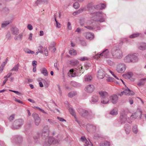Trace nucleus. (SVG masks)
Here are the masks:
<instances>
[{
    "instance_id": "nucleus-55",
    "label": "nucleus",
    "mask_w": 146,
    "mask_h": 146,
    "mask_svg": "<svg viewBox=\"0 0 146 146\" xmlns=\"http://www.w3.org/2000/svg\"><path fill=\"white\" fill-rule=\"evenodd\" d=\"M40 134H37L36 135L33 136V138L35 140L36 139H38L40 136Z\"/></svg>"
},
{
    "instance_id": "nucleus-54",
    "label": "nucleus",
    "mask_w": 146,
    "mask_h": 146,
    "mask_svg": "<svg viewBox=\"0 0 146 146\" xmlns=\"http://www.w3.org/2000/svg\"><path fill=\"white\" fill-rule=\"evenodd\" d=\"M6 38H7V40H9L11 39V35L10 33L9 32H8L7 33V34L6 35Z\"/></svg>"
},
{
    "instance_id": "nucleus-23",
    "label": "nucleus",
    "mask_w": 146,
    "mask_h": 146,
    "mask_svg": "<svg viewBox=\"0 0 146 146\" xmlns=\"http://www.w3.org/2000/svg\"><path fill=\"white\" fill-rule=\"evenodd\" d=\"M138 48L141 50H146V43H141L138 46Z\"/></svg>"
},
{
    "instance_id": "nucleus-25",
    "label": "nucleus",
    "mask_w": 146,
    "mask_h": 146,
    "mask_svg": "<svg viewBox=\"0 0 146 146\" xmlns=\"http://www.w3.org/2000/svg\"><path fill=\"white\" fill-rule=\"evenodd\" d=\"M124 61L126 63L131 62L130 54H128L124 58Z\"/></svg>"
},
{
    "instance_id": "nucleus-10",
    "label": "nucleus",
    "mask_w": 146,
    "mask_h": 146,
    "mask_svg": "<svg viewBox=\"0 0 146 146\" xmlns=\"http://www.w3.org/2000/svg\"><path fill=\"white\" fill-rule=\"evenodd\" d=\"M32 115L35 120V125H36L38 126L40 121V119L38 115L36 113H33V114Z\"/></svg>"
},
{
    "instance_id": "nucleus-63",
    "label": "nucleus",
    "mask_w": 146,
    "mask_h": 146,
    "mask_svg": "<svg viewBox=\"0 0 146 146\" xmlns=\"http://www.w3.org/2000/svg\"><path fill=\"white\" fill-rule=\"evenodd\" d=\"M57 118L60 121H66V120L63 119V118L60 117H57Z\"/></svg>"
},
{
    "instance_id": "nucleus-18",
    "label": "nucleus",
    "mask_w": 146,
    "mask_h": 146,
    "mask_svg": "<svg viewBox=\"0 0 146 146\" xmlns=\"http://www.w3.org/2000/svg\"><path fill=\"white\" fill-rule=\"evenodd\" d=\"M99 100V97L97 95H94L92 96L91 98V101L92 103L94 104L97 102Z\"/></svg>"
},
{
    "instance_id": "nucleus-7",
    "label": "nucleus",
    "mask_w": 146,
    "mask_h": 146,
    "mask_svg": "<svg viewBox=\"0 0 146 146\" xmlns=\"http://www.w3.org/2000/svg\"><path fill=\"white\" fill-rule=\"evenodd\" d=\"M127 119V115L125 113L124 110H121V115L120 116L119 122L121 124L124 123Z\"/></svg>"
},
{
    "instance_id": "nucleus-6",
    "label": "nucleus",
    "mask_w": 146,
    "mask_h": 146,
    "mask_svg": "<svg viewBox=\"0 0 146 146\" xmlns=\"http://www.w3.org/2000/svg\"><path fill=\"white\" fill-rule=\"evenodd\" d=\"M126 68V66L125 64L119 63L117 66L116 70L118 73H122L125 71Z\"/></svg>"
},
{
    "instance_id": "nucleus-5",
    "label": "nucleus",
    "mask_w": 146,
    "mask_h": 146,
    "mask_svg": "<svg viewBox=\"0 0 146 146\" xmlns=\"http://www.w3.org/2000/svg\"><path fill=\"white\" fill-rule=\"evenodd\" d=\"M24 123L22 119H18L15 120L11 127L13 129H17L20 128Z\"/></svg>"
},
{
    "instance_id": "nucleus-49",
    "label": "nucleus",
    "mask_w": 146,
    "mask_h": 146,
    "mask_svg": "<svg viewBox=\"0 0 146 146\" xmlns=\"http://www.w3.org/2000/svg\"><path fill=\"white\" fill-rule=\"evenodd\" d=\"M43 47L42 46H40L38 47V51L39 53L42 54L43 53Z\"/></svg>"
},
{
    "instance_id": "nucleus-13",
    "label": "nucleus",
    "mask_w": 146,
    "mask_h": 146,
    "mask_svg": "<svg viewBox=\"0 0 146 146\" xmlns=\"http://www.w3.org/2000/svg\"><path fill=\"white\" fill-rule=\"evenodd\" d=\"M105 72L102 69H99L97 71V77L99 79H102L105 76Z\"/></svg>"
},
{
    "instance_id": "nucleus-51",
    "label": "nucleus",
    "mask_w": 146,
    "mask_h": 146,
    "mask_svg": "<svg viewBox=\"0 0 146 146\" xmlns=\"http://www.w3.org/2000/svg\"><path fill=\"white\" fill-rule=\"evenodd\" d=\"M85 19L84 18L81 19L80 20V23L81 26L85 25Z\"/></svg>"
},
{
    "instance_id": "nucleus-24",
    "label": "nucleus",
    "mask_w": 146,
    "mask_h": 146,
    "mask_svg": "<svg viewBox=\"0 0 146 146\" xmlns=\"http://www.w3.org/2000/svg\"><path fill=\"white\" fill-rule=\"evenodd\" d=\"M124 91L125 94L126 95H133L134 94L133 91H131L129 89H128L127 90H125Z\"/></svg>"
},
{
    "instance_id": "nucleus-53",
    "label": "nucleus",
    "mask_w": 146,
    "mask_h": 146,
    "mask_svg": "<svg viewBox=\"0 0 146 146\" xmlns=\"http://www.w3.org/2000/svg\"><path fill=\"white\" fill-rule=\"evenodd\" d=\"M15 114H13L11 115L9 117V119L10 121L13 120L15 118Z\"/></svg>"
},
{
    "instance_id": "nucleus-11",
    "label": "nucleus",
    "mask_w": 146,
    "mask_h": 146,
    "mask_svg": "<svg viewBox=\"0 0 146 146\" xmlns=\"http://www.w3.org/2000/svg\"><path fill=\"white\" fill-rule=\"evenodd\" d=\"M49 133V129L48 126H46L44 128L42 133V136L44 138L48 137Z\"/></svg>"
},
{
    "instance_id": "nucleus-21",
    "label": "nucleus",
    "mask_w": 146,
    "mask_h": 146,
    "mask_svg": "<svg viewBox=\"0 0 146 146\" xmlns=\"http://www.w3.org/2000/svg\"><path fill=\"white\" fill-rule=\"evenodd\" d=\"M131 62H135L138 60V58L137 56L135 54H130Z\"/></svg>"
},
{
    "instance_id": "nucleus-42",
    "label": "nucleus",
    "mask_w": 146,
    "mask_h": 146,
    "mask_svg": "<svg viewBox=\"0 0 146 146\" xmlns=\"http://www.w3.org/2000/svg\"><path fill=\"white\" fill-rule=\"evenodd\" d=\"M140 34H141L138 33L133 34L130 35L129 36V37L131 38H133L137 37L139 36Z\"/></svg>"
},
{
    "instance_id": "nucleus-45",
    "label": "nucleus",
    "mask_w": 146,
    "mask_h": 146,
    "mask_svg": "<svg viewBox=\"0 0 146 146\" xmlns=\"http://www.w3.org/2000/svg\"><path fill=\"white\" fill-rule=\"evenodd\" d=\"M138 116L137 113H133L132 115L131 116L130 118L131 119L134 120H135Z\"/></svg>"
},
{
    "instance_id": "nucleus-62",
    "label": "nucleus",
    "mask_w": 146,
    "mask_h": 146,
    "mask_svg": "<svg viewBox=\"0 0 146 146\" xmlns=\"http://www.w3.org/2000/svg\"><path fill=\"white\" fill-rule=\"evenodd\" d=\"M68 28L69 30H70L71 29V24L69 22H68L67 24Z\"/></svg>"
},
{
    "instance_id": "nucleus-60",
    "label": "nucleus",
    "mask_w": 146,
    "mask_h": 146,
    "mask_svg": "<svg viewBox=\"0 0 146 146\" xmlns=\"http://www.w3.org/2000/svg\"><path fill=\"white\" fill-rule=\"evenodd\" d=\"M10 91L15 93L16 94H17L18 95H20L21 94L19 92L17 91H16L13 90H10Z\"/></svg>"
},
{
    "instance_id": "nucleus-34",
    "label": "nucleus",
    "mask_w": 146,
    "mask_h": 146,
    "mask_svg": "<svg viewBox=\"0 0 146 146\" xmlns=\"http://www.w3.org/2000/svg\"><path fill=\"white\" fill-rule=\"evenodd\" d=\"M146 80V78L141 79L137 83V85L139 86H141L143 85L145 83V81Z\"/></svg>"
},
{
    "instance_id": "nucleus-31",
    "label": "nucleus",
    "mask_w": 146,
    "mask_h": 146,
    "mask_svg": "<svg viewBox=\"0 0 146 146\" xmlns=\"http://www.w3.org/2000/svg\"><path fill=\"white\" fill-rule=\"evenodd\" d=\"M23 37V34L21 33L18 36L15 35L14 37V39L15 40H21Z\"/></svg>"
},
{
    "instance_id": "nucleus-1",
    "label": "nucleus",
    "mask_w": 146,
    "mask_h": 146,
    "mask_svg": "<svg viewBox=\"0 0 146 146\" xmlns=\"http://www.w3.org/2000/svg\"><path fill=\"white\" fill-rule=\"evenodd\" d=\"M111 53L114 58L120 59L122 57V52L121 49L118 48L114 47L112 49Z\"/></svg>"
},
{
    "instance_id": "nucleus-61",
    "label": "nucleus",
    "mask_w": 146,
    "mask_h": 146,
    "mask_svg": "<svg viewBox=\"0 0 146 146\" xmlns=\"http://www.w3.org/2000/svg\"><path fill=\"white\" fill-rule=\"evenodd\" d=\"M109 72L117 80H119V78L114 74L113 73V72H112L110 70H109Z\"/></svg>"
},
{
    "instance_id": "nucleus-52",
    "label": "nucleus",
    "mask_w": 146,
    "mask_h": 146,
    "mask_svg": "<svg viewBox=\"0 0 146 146\" xmlns=\"http://www.w3.org/2000/svg\"><path fill=\"white\" fill-rule=\"evenodd\" d=\"M48 121L52 125H56V122H55L52 119H48Z\"/></svg>"
},
{
    "instance_id": "nucleus-64",
    "label": "nucleus",
    "mask_w": 146,
    "mask_h": 146,
    "mask_svg": "<svg viewBox=\"0 0 146 146\" xmlns=\"http://www.w3.org/2000/svg\"><path fill=\"white\" fill-rule=\"evenodd\" d=\"M37 64V62L35 60H34L32 62V65L33 66H36Z\"/></svg>"
},
{
    "instance_id": "nucleus-58",
    "label": "nucleus",
    "mask_w": 146,
    "mask_h": 146,
    "mask_svg": "<svg viewBox=\"0 0 146 146\" xmlns=\"http://www.w3.org/2000/svg\"><path fill=\"white\" fill-rule=\"evenodd\" d=\"M27 27L28 29L30 30H31L33 29L32 26L30 24H29L28 25Z\"/></svg>"
},
{
    "instance_id": "nucleus-4",
    "label": "nucleus",
    "mask_w": 146,
    "mask_h": 146,
    "mask_svg": "<svg viewBox=\"0 0 146 146\" xmlns=\"http://www.w3.org/2000/svg\"><path fill=\"white\" fill-rule=\"evenodd\" d=\"M75 69V70L72 69L69 70L68 73V76L69 77H72L75 76L76 75V72L82 74L84 72L82 67L81 66H79Z\"/></svg>"
},
{
    "instance_id": "nucleus-22",
    "label": "nucleus",
    "mask_w": 146,
    "mask_h": 146,
    "mask_svg": "<svg viewBox=\"0 0 146 146\" xmlns=\"http://www.w3.org/2000/svg\"><path fill=\"white\" fill-rule=\"evenodd\" d=\"M86 38L89 40H92L94 38V34L91 33H86L85 34Z\"/></svg>"
},
{
    "instance_id": "nucleus-29",
    "label": "nucleus",
    "mask_w": 146,
    "mask_h": 146,
    "mask_svg": "<svg viewBox=\"0 0 146 146\" xmlns=\"http://www.w3.org/2000/svg\"><path fill=\"white\" fill-rule=\"evenodd\" d=\"M117 113V109L116 108H114L110 113V114L112 115H116Z\"/></svg>"
},
{
    "instance_id": "nucleus-27",
    "label": "nucleus",
    "mask_w": 146,
    "mask_h": 146,
    "mask_svg": "<svg viewBox=\"0 0 146 146\" xmlns=\"http://www.w3.org/2000/svg\"><path fill=\"white\" fill-rule=\"evenodd\" d=\"M124 128L126 133L127 134H128L130 131V128L129 125L128 124H125Z\"/></svg>"
},
{
    "instance_id": "nucleus-38",
    "label": "nucleus",
    "mask_w": 146,
    "mask_h": 146,
    "mask_svg": "<svg viewBox=\"0 0 146 146\" xmlns=\"http://www.w3.org/2000/svg\"><path fill=\"white\" fill-rule=\"evenodd\" d=\"M132 130L135 133H137L138 132L137 126L136 125H134L132 128Z\"/></svg>"
},
{
    "instance_id": "nucleus-50",
    "label": "nucleus",
    "mask_w": 146,
    "mask_h": 146,
    "mask_svg": "<svg viewBox=\"0 0 146 146\" xmlns=\"http://www.w3.org/2000/svg\"><path fill=\"white\" fill-rule=\"evenodd\" d=\"M78 64V61L76 60H72L70 61V64L71 65L75 66Z\"/></svg>"
},
{
    "instance_id": "nucleus-19",
    "label": "nucleus",
    "mask_w": 146,
    "mask_h": 146,
    "mask_svg": "<svg viewBox=\"0 0 146 146\" xmlns=\"http://www.w3.org/2000/svg\"><path fill=\"white\" fill-rule=\"evenodd\" d=\"M19 29L15 27H13L11 29V31L13 35H17L19 33Z\"/></svg>"
},
{
    "instance_id": "nucleus-12",
    "label": "nucleus",
    "mask_w": 146,
    "mask_h": 146,
    "mask_svg": "<svg viewBox=\"0 0 146 146\" xmlns=\"http://www.w3.org/2000/svg\"><path fill=\"white\" fill-rule=\"evenodd\" d=\"M23 137L20 135H16L14 136L12 139L14 140L16 143H20L23 141Z\"/></svg>"
},
{
    "instance_id": "nucleus-2",
    "label": "nucleus",
    "mask_w": 146,
    "mask_h": 146,
    "mask_svg": "<svg viewBox=\"0 0 146 146\" xmlns=\"http://www.w3.org/2000/svg\"><path fill=\"white\" fill-rule=\"evenodd\" d=\"M103 16V14L101 12H96L93 13V16L91 18L92 20L94 21L100 23L102 22L105 21Z\"/></svg>"
},
{
    "instance_id": "nucleus-59",
    "label": "nucleus",
    "mask_w": 146,
    "mask_h": 146,
    "mask_svg": "<svg viewBox=\"0 0 146 146\" xmlns=\"http://www.w3.org/2000/svg\"><path fill=\"white\" fill-rule=\"evenodd\" d=\"M3 11L5 12L6 14H7L9 12V10L7 8L5 7L3 9Z\"/></svg>"
},
{
    "instance_id": "nucleus-33",
    "label": "nucleus",
    "mask_w": 146,
    "mask_h": 146,
    "mask_svg": "<svg viewBox=\"0 0 146 146\" xmlns=\"http://www.w3.org/2000/svg\"><path fill=\"white\" fill-rule=\"evenodd\" d=\"M85 27L90 30H94L96 28V26L94 24H93L90 26H85Z\"/></svg>"
},
{
    "instance_id": "nucleus-16",
    "label": "nucleus",
    "mask_w": 146,
    "mask_h": 146,
    "mask_svg": "<svg viewBox=\"0 0 146 146\" xmlns=\"http://www.w3.org/2000/svg\"><path fill=\"white\" fill-rule=\"evenodd\" d=\"M58 143V140L55 138L52 137H49L48 143L49 144H56Z\"/></svg>"
},
{
    "instance_id": "nucleus-37",
    "label": "nucleus",
    "mask_w": 146,
    "mask_h": 146,
    "mask_svg": "<svg viewBox=\"0 0 146 146\" xmlns=\"http://www.w3.org/2000/svg\"><path fill=\"white\" fill-rule=\"evenodd\" d=\"M77 94L76 92L75 91H72L68 94V96L69 97L72 98L76 95Z\"/></svg>"
},
{
    "instance_id": "nucleus-47",
    "label": "nucleus",
    "mask_w": 146,
    "mask_h": 146,
    "mask_svg": "<svg viewBox=\"0 0 146 146\" xmlns=\"http://www.w3.org/2000/svg\"><path fill=\"white\" fill-rule=\"evenodd\" d=\"M73 6L75 9H77L80 7V5L78 2H76L73 4Z\"/></svg>"
},
{
    "instance_id": "nucleus-14",
    "label": "nucleus",
    "mask_w": 146,
    "mask_h": 146,
    "mask_svg": "<svg viewBox=\"0 0 146 146\" xmlns=\"http://www.w3.org/2000/svg\"><path fill=\"white\" fill-rule=\"evenodd\" d=\"M94 86L93 85L89 84L86 86L85 90L88 93H92L94 91Z\"/></svg>"
},
{
    "instance_id": "nucleus-9",
    "label": "nucleus",
    "mask_w": 146,
    "mask_h": 146,
    "mask_svg": "<svg viewBox=\"0 0 146 146\" xmlns=\"http://www.w3.org/2000/svg\"><path fill=\"white\" fill-rule=\"evenodd\" d=\"M77 111L81 116L86 118L88 114V111L80 108L78 109Z\"/></svg>"
},
{
    "instance_id": "nucleus-28",
    "label": "nucleus",
    "mask_w": 146,
    "mask_h": 146,
    "mask_svg": "<svg viewBox=\"0 0 146 146\" xmlns=\"http://www.w3.org/2000/svg\"><path fill=\"white\" fill-rule=\"evenodd\" d=\"M85 81L86 82H90L92 79V77L91 75H86L84 76Z\"/></svg>"
},
{
    "instance_id": "nucleus-15",
    "label": "nucleus",
    "mask_w": 146,
    "mask_h": 146,
    "mask_svg": "<svg viewBox=\"0 0 146 146\" xmlns=\"http://www.w3.org/2000/svg\"><path fill=\"white\" fill-rule=\"evenodd\" d=\"M110 101L113 104H115L117 102L118 97L116 95L114 94L109 97Z\"/></svg>"
},
{
    "instance_id": "nucleus-43",
    "label": "nucleus",
    "mask_w": 146,
    "mask_h": 146,
    "mask_svg": "<svg viewBox=\"0 0 146 146\" xmlns=\"http://www.w3.org/2000/svg\"><path fill=\"white\" fill-rule=\"evenodd\" d=\"M106 62L109 65L111 66H114L115 64L114 62L110 60H106Z\"/></svg>"
},
{
    "instance_id": "nucleus-41",
    "label": "nucleus",
    "mask_w": 146,
    "mask_h": 146,
    "mask_svg": "<svg viewBox=\"0 0 146 146\" xmlns=\"http://www.w3.org/2000/svg\"><path fill=\"white\" fill-rule=\"evenodd\" d=\"M69 53L70 54L75 55L77 54L76 50L73 48L71 49L69 51Z\"/></svg>"
},
{
    "instance_id": "nucleus-20",
    "label": "nucleus",
    "mask_w": 146,
    "mask_h": 146,
    "mask_svg": "<svg viewBox=\"0 0 146 146\" xmlns=\"http://www.w3.org/2000/svg\"><path fill=\"white\" fill-rule=\"evenodd\" d=\"M12 21L11 20L4 21L2 22L1 27L2 28H5Z\"/></svg>"
},
{
    "instance_id": "nucleus-46",
    "label": "nucleus",
    "mask_w": 146,
    "mask_h": 146,
    "mask_svg": "<svg viewBox=\"0 0 146 146\" xmlns=\"http://www.w3.org/2000/svg\"><path fill=\"white\" fill-rule=\"evenodd\" d=\"M70 114L73 116L75 117L76 114L75 112L74 111L73 109L71 108H70L69 109Z\"/></svg>"
},
{
    "instance_id": "nucleus-39",
    "label": "nucleus",
    "mask_w": 146,
    "mask_h": 146,
    "mask_svg": "<svg viewBox=\"0 0 146 146\" xmlns=\"http://www.w3.org/2000/svg\"><path fill=\"white\" fill-rule=\"evenodd\" d=\"M41 73L45 76H48V71L45 68H43L41 71Z\"/></svg>"
},
{
    "instance_id": "nucleus-56",
    "label": "nucleus",
    "mask_w": 146,
    "mask_h": 146,
    "mask_svg": "<svg viewBox=\"0 0 146 146\" xmlns=\"http://www.w3.org/2000/svg\"><path fill=\"white\" fill-rule=\"evenodd\" d=\"M114 80V78L112 77H109L106 80V81L108 82H110L113 81Z\"/></svg>"
},
{
    "instance_id": "nucleus-40",
    "label": "nucleus",
    "mask_w": 146,
    "mask_h": 146,
    "mask_svg": "<svg viewBox=\"0 0 146 146\" xmlns=\"http://www.w3.org/2000/svg\"><path fill=\"white\" fill-rule=\"evenodd\" d=\"M132 74L130 73H128L126 74L123 75V77L126 79H129L132 76Z\"/></svg>"
},
{
    "instance_id": "nucleus-35",
    "label": "nucleus",
    "mask_w": 146,
    "mask_h": 146,
    "mask_svg": "<svg viewBox=\"0 0 146 146\" xmlns=\"http://www.w3.org/2000/svg\"><path fill=\"white\" fill-rule=\"evenodd\" d=\"M47 1L46 0H37L36 1L35 4L36 5H38L43 3H47Z\"/></svg>"
},
{
    "instance_id": "nucleus-32",
    "label": "nucleus",
    "mask_w": 146,
    "mask_h": 146,
    "mask_svg": "<svg viewBox=\"0 0 146 146\" xmlns=\"http://www.w3.org/2000/svg\"><path fill=\"white\" fill-rule=\"evenodd\" d=\"M110 143L107 141H103L100 143V146H110Z\"/></svg>"
},
{
    "instance_id": "nucleus-44",
    "label": "nucleus",
    "mask_w": 146,
    "mask_h": 146,
    "mask_svg": "<svg viewBox=\"0 0 146 146\" xmlns=\"http://www.w3.org/2000/svg\"><path fill=\"white\" fill-rule=\"evenodd\" d=\"M24 51L27 54H33L35 53L34 51H31L28 49H25L24 50Z\"/></svg>"
},
{
    "instance_id": "nucleus-36",
    "label": "nucleus",
    "mask_w": 146,
    "mask_h": 146,
    "mask_svg": "<svg viewBox=\"0 0 146 146\" xmlns=\"http://www.w3.org/2000/svg\"><path fill=\"white\" fill-rule=\"evenodd\" d=\"M19 63H18L16 65H15L13 68L11 69V71H14L15 72H17L18 71L19 69Z\"/></svg>"
},
{
    "instance_id": "nucleus-3",
    "label": "nucleus",
    "mask_w": 146,
    "mask_h": 146,
    "mask_svg": "<svg viewBox=\"0 0 146 146\" xmlns=\"http://www.w3.org/2000/svg\"><path fill=\"white\" fill-rule=\"evenodd\" d=\"M99 94L102 97L101 103L104 104H108L110 101V99L108 93L105 91H101L99 92Z\"/></svg>"
},
{
    "instance_id": "nucleus-8",
    "label": "nucleus",
    "mask_w": 146,
    "mask_h": 146,
    "mask_svg": "<svg viewBox=\"0 0 146 146\" xmlns=\"http://www.w3.org/2000/svg\"><path fill=\"white\" fill-rule=\"evenodd\" d=\"M109 52L108 49H106L103 51L102 53L100 54H97L95 56V58H100L104 56L105 58H108L109 56Z\"/></svg>"
},
{
    "instance_id": "nucleus-17",
    "label": "nucleus",
    "mask_w": 146,
    "mask_h": 146,
    "mask_svg": "<svg viewBox=\"0 0 146 146\" xmlns=\"http://www.w3.org/2000/svg\"><path fill=\"white\" fill-rule=\"evenodd\" d=\"M106 7V5L104 3H100L98 5H94V7L95 9L98 10H102L104 9Z\"/></svg>"
},
{
    "instance_id": "nucleus-30",
    "label": "nucleus",
    "mask_w": 146,
    "mask_h": 146,
    "mask_svg": "<svg viewBox=\"0 0 146 146\" xmlns=\"http://www.w3.org/2000/svg\"><path fill=\"white\" fill-rule=\"evenodd\" d=\"M95 114L92 111H88V114L86 118L88 119H91L94 117Z\"/></svg>"
},
{
    "instance_id": "nucleus-57",
    "label": "nucleus",
    "mask_w": 146,
    "mask_h": 146,
    "mask_svg": "<svg viewBox=\"0 0 146 146\" xmlns=\"http://www.w3.org/2000/svg\"><path fill=\"white\" fill-rule=\"evenodd\" d=\"M80 140L82 142H84L85 141H86V139L85 136H82L80 139Z\"/></svg>"
},
{
    "instance_id": "nucleus-48",
    "label": "nucleus",
    "mask_w": 146,
    "mask_h": 146,
    "mask_svg": "<svg viewBox=\"0 0 146 146\" xmlns=\"http://www.w3.org/2000/svg\"><path fill=\"white\" fill-rule=\"evenodd\" d=\"M93 4L91 3H89L88 4L87 6V9L88 11H90L93 8V6L92 5Z\"/></svg>"
},
{
    "instance_id": "nucleus-26",
    "label": "nucleus",
    "mask_w": 146,
    "mask_h": 146,
    "mask_svg": "<svg viewBox=\"0 0 146 146\" xmlns=\"http://www.w3.org/2000/svg\"><path fill=\"white\" fill-rule=\"evenodd\" d=\"M86 127L87 128H89L90 129H91L93 131H95L96 129V126L92 124H88L86 125Z\"/></svg>"
}]
</instances>
